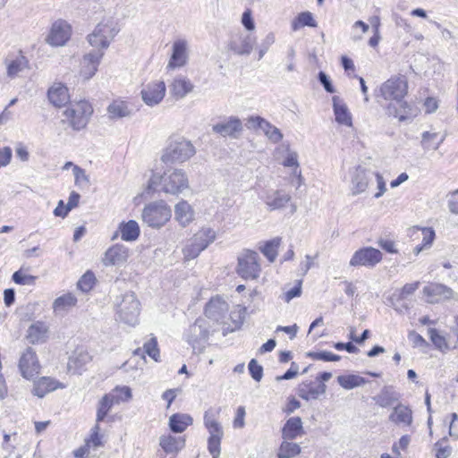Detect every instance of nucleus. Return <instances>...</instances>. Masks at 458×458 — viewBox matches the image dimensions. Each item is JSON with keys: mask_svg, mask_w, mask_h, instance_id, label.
<instances>
[{"mask_svg": "<svg viewBox=\"0 0 458 458\" xmlns=\"http://www.w3.org/2000/svg\"><path fill=\"white\" fill-rule=\"evenodd\" d=\"M70 27L64 21H55L47 38V42L54 47L64 46L70 38Z\"/></svg>", "mask_w": 458, "mask_h": 458, "instance_id": "6ab92c4d", "label": "nucleus"}, {"mask_svg": "<svg viewBox=\"0 0 458 458\" xmlns=\"http://www.w3.org/2000/svg\"><path fill=\"white\" fill-rule=\"evenodd\" d=\"M318 81L323 86L324 89L327 93H335V89L333 86L330 77L323 71L318 73Z\"/></svg>", "mask_w": 458, "mask_h": 458, "instance_id": "e2e57ef3", "label": "nucleus"}, {"mask_svg": "<svg viewBox=\"0 0 458 458\" xmlns=\"http://www.w3.org/2000/svg\"><path fill=\"white\" fill-rule=\"evenodd\" d=\"M249 123L252 126L262 130L265 135L273 143H277L283 139V133L281 131L261 116H250L249 118Z\"/></svg>", "mask_w": 458, "mask_h": 458, "instance_id": "aec40b11", "label": "nucleus"}, {"mask_svg": "<svg viewBox=\"0 0 458 458\" xmlns=\"http://www.w3.org/2000/svg\"><path fill=\"white\" fill-rule=\"evenodd\" d=\"M229 310L228 303L220 297L212 298L205 307L207 318L219 323L224 320Z\"/></svg>", "mask_w": 458, "mask_h": 458, "instance_id": "a211bd4d", "label": "nucleus"}, {"mask_svg": "<svg viewBox=\"0 0 458 458\" xmlns=\"http://www.w3.org/2000/svg\"><path fill=\"white\" fill-rule=\"evenodd\" d=\"M256 38L246 32L233 34L228 43V49L238 55H248L252 51Z\"/></svg>", "mask_w": 458, "mask_h": 458, "instance_id": "f8f14e48", "label": "nucleus"}, {"mask_svg": "<svg viewBox=\"0 0 458 458\" xmlns=\"http://www.w3.org/2000/svg\"><path fill=\"white\" fill-rule=\"evenodd\" d=\"M371 172H367L365 169L360 166L355 169L354 174L352 176V194L356 195L365 191L369 185V182L371 179L372 175Z\"/></svg>", "mask_w": 458, "mask_h": 458, "instance_id": "f704fd0d", "label": "nucleus"}, {"mask_svg": "<svg viewBox=\"0 0 458 458\" xmlns=\"http://www.w3.org/2000/svg\"><path fill=\"white\" fill-rule=\"evenodd\" d=\"M305 26L310 28H316L318 26L313 14L309 11L300 13L292 21V30L294 31Z\"/></svg>", "mask_w": 458, "mask_h": 458, "instance_id": "37998d69", "label": "nucleus"}, {"mask_svg": "<svg viewBox=\"0 0 458 458\" xmlns=\"http://www.w3.org/2000/svg\"><path fill=\"white\" fill-rule=\"evenodd\" d=\"M8 78L14 79L24 70L29 69V60L26 56L19 54L15 56H8L4 60Z\"/></svg>", "mask_w": 458, "mask_h": 458, "instance_id": "393cba45", "label": "nucleus"}, {"mask_svg": "<svg viewBox=\"0 0 458 458\" xmlns=\"http://www.w3.org/2000/svg\"><path fill=\"white\" fill-rule=\"evenodd\" d=\"M416 229L421 230L422 236H423L421 244H423L427 249L429 248L435 240V236H436L435 231L430 227H424V228L416 227Z\"/></svg>", "mask_w": 458, "mask_h": 458, "instance_id": "0e129e2a", "label": "nucleus"}, {"mask_svg": "<svg viewBox=\"0 0 458 458\" xmlns=\"http://www.w3.org/2000/svg\"><path fill=\"white\" fill-rule=\"evenodd\" d=\"M377 244L380 248L388 253H397V249L395 248L394 242L392 240L379 238Z\"/></svg>", "mask_w": 458, "mask_h": 458, "instance_id": "774afa93", "label": "nucleus"}, {"mask_svg": "<svg viewBox=\"0 0 458 458\" xmlns=\"http://www.w3.org/2000/svg\"><path fill=\"white\" fill-rule=\"evenodd\" d=\"M27 333L29 342L34 344L45 341L47 338V327L43 322L37 321L30 326Z\"/></svg>", "mask_w": 458, "mask_h": 458, "instance_id": "58836bf2", "label": "nucleus"}, {"mask_svg": "<svg viewBox=\"0 0 458 458\" xmlns=\"http://www.w3.org/2000/svg\"><path fill=\"white\" fill-rule=\"evenodd\" d=\"M274 42H275V35L273 33H268L259 47V59H261L264 56L266 52L268 50L269 47Z\"/></svg>", "mask_w": 458, "mask_h": 458, "instance_id": "69168bd1", "label": "nucleus"}, {"mask_svg": "<svg viewBox=\"0 0 458 458\" xmlns=\"http://www.w3.org/2000/svg\"><path fill=\"white\" fill-rule=\"evenodd\" d=\"M337 382L343 388L346 390H351L355 387L365 385L367 382H369V380L359 375L347 374L338 376Z\"/></svg>", "mask_w": 458, "mask_h": 458, "instance_id": "ea45409f", "label": "nucleus"}, {"mask_svg": "<svg viewBox=\"0 0 458 458\" xmlns=\"http://www.w3.org/2000/svg\"><path fill=\"white\" fill-rule=\"evenodd\" d=\"M408 91V82L404 76H394L380 87V94L386 100L400 103Z\"/></svg>", "mask_w": 458, "mask_h": 458, "instance_id": "9d476101", "label": "nucleus"}, {"mask_svg": "<svg viewBox=\"0 0 458 458\" xmlns=\"http://www.w3.org/2000/svg\"><path fill=\"white\" fill-rule=\"evenodd\" d=\"M143 349L144 352L155 361H159V349L157 345V340L155 336H152L143 344Z\"/></svg>", "mask_w": 458, "mask_h": 458, "instance_id": "603ef678", "label": "nucleus"}, {"mask_svg": "<svg viewBox=\"0 0 458 458\" xmlns=\"http://www.w3.org/2000/svg\"><path fill=\"white\" fill-rule=\"evenodd\" d=\"M332 103L335 122L341 125L352 127V116L344 100L338 96H333Z\"/></svg>", "mask_w": 458, "mask_h": 458, "instance_id": "b1692460", "label": "nucleus"}, {"mask_svg": "<svg viewBox=\"0 0 458 458\" xmlns=\"http://www.w3.org/2000/svg\"><path fill=\"white\" fill-rule=\"evenodd\" d=\"M388 115H392L399 119L400 122H405L414 116L412 107L406 101L401 99L400 103L391 102L386 107Z\"/></svg>", "mask_w": 458, "mask_h": 458, "instance_id": "a878e982", "label": "nucleus"}, {"mask_svg": "<svg viewBox=\"0 0 458 458\" xmlns=\"http://www.w3.org/2000/svg\"><path fill=\"white\" fill-rule=\"evenodd\" d=\"M159 445L167 454H178L185 446V438L174 437L170 434L159 437Z\"/></svg>", "mask_w": 458, "mask_h": 458, "instance_id": "7c9ffc66", "label": "nucleus"}, {"mask_svg": "<svg viewBox=\"0 0 458 458\" xmlns=\"http://www.w3.org/2000/svg\"><path fill=\"white\" fill-rule=\"evenodd\" d=\"M291 199V196L284 191H272L265 197V203L271 210L284 208Z\"/></svg>", "mask_w": 458, "mask_h": 458, "instance_id": "c9c22d12", "label": "nucleus"}, {"mask_svg": "<svg viewBox=\"0 0 458 458\" xmlns=\"http://www.w3.org/2000/svg\"><path fill=\"white\" fill-rule=\"evenodd\" d=\"M107 113L110 119H121L129 116L131 111L124 101L114 100L107 107Z\"/></svg>", "mask_w": 458, "mask_h": 458, "instance_id": "79ce46f5", "label": "nucleus"}, {"mask_svg": "<svg viewBox=\"0 0 458 458\" xmlns=\"http://www.w3.org/2000/svg\"><path fill=\"white\" fill-rule=\"evenodd\" d=\"M47 98L50 103L56 107L65 106L70 99L68 89L61 83L55 84L48 89Z\"/></svg>", "mask_w": 458, "mask_h": 458, "instance_id": "c756f323", "label": "nucleus"}, {"mask_svg": "<svg viewBox=\"0 0 458 458\" xmlns=\"http://www.w3.org/2000/svg\"><path fill=\"white\" fill-rule=\"evenodd\" d=\"M209 329V323L205 318H199L185 332V340L192 347L194 353L204 352L210 335Z\"/></svg>", "mask_w": 458, "mask_h": 458, "instance_id": "39448f33", "label": "nucleus"}, {"mask_svg": "<svg viewBox=\"0 0 458 458\" xmlns=\"http://www.w3.org/2000/svg\"><path fill=\"white\" fill-rule=\"evenodd\" d=\"M193 424V418L188 413H174L169 418L168 426L173 433H182Z\"/></svg>", "mask_w": 458, "mask_h": 458, "instance_id": "473e14b6", "label": "nucleus"}, {"mask_svg": "<svg viewBox=\"0 0 458 458\" xmlns=\"http://www.w3.org/2000/svg\"><path fill=\"white\" fill-rule=\"evenodd\" d=\"M19 369L21 376L27 379L32 378L39 371V364L36 352L28 348L19 360Z\"/></svg>", "mask_w": 458, "mask_h": 458, "instance_id": "dca6fc26", "label": "nucleus"}, {"mask_svg": "<svg viewBox=\"0 0 458 458\" xmlns=\"http://www.w3.org/2000/svg\"><path fill=\"white\" fill-rule=\"evenodd\" d=\"M115 391H123V396H118L116 392L106 394L98 404L97 422L103 421L114 404L128 402L131 399V389L129 386H115Z\"/></svg>", "mask_w": 458, "mask_h": 458, "instance_id": "1a4fd4ad", "label": "nucleus"}, {"mask_svg": "<svg viewBox=\"0 0 458 458\" xmlns=\"http://www.w3.org/2000/svg\"><path fill=\"white\" fill-rule=\"evenodd\" d=\"M281 238L276 237L267 241L263 246L259 248L262 254L270 261L274 262L277 256V249L280 245Z\"/></svg>", "mask_w": 458, "mask_h": 458, "instance_id": "49530a36", "label": "nucleus"}, {"mask_svg": "<svg viewBox=\"0 0 458 458\" xmlns=\"http://www.w3.org/2000/svg\"><path fill=\"white\" fill-rule=\"evenodd\" d=\"M382 258L383 255L379 250L373 247H364L354 252L350 260V265L352 267H374L382 260Z\"/></svg>", "mask_w": 458, "mask_h": 458, "instance_id": "9b49d317", "label": "nucleus"}, {"mask_svg": "<svg viewBox=\"0 0 458 458\" xmlns=\"http://www.w3.org/2000/svg\"><path fill=\"white\" fill-rule=\"evenodd\" d=\"M58 382L53 378L43 377L36 382L33 387L34 395L43 398L47 393L58 387Z\"/></svg>", "mask_w": 458, "mask_h": 458, "instance_id": "4c0bfd02", "label": "nucleus"}, {"mask_svg": "<svg viewBox=\"0 0 458 458\" xmlns=\"http://www.w3.org/2000/svg\"><path fill=\"white\" fill-rule=\"evenodd\" d=\"M73 175L75 178L76 185L82 186L89 184V176L86 174L85 170L80 167L79 165H73Z\"/></svg>", "mask_w": 458, "mask_h": 458, "instance_id": "680f3d73", "label": "nucleus"}, {"mask_svg": "<svg viewBox=\"0 0 458 458\" xmlns=\"http://www.w3.org/2000/svg\"><path fill=\"white\" fill-rule=\"evenodd\" d=\"M192 89L193 86L188 79L178 78L174 81L171 90L177 98H182L190 93Z\"/></svg>", "mask_w": 458, "mask_h": 458, "instance_id": "c03bdc74", "label": "nucleus"}, {"mask_svg": "<svg viewBox=\"0 0 458 458\" xmlns=\"http://www.w3.org/2000/svg\"><path fill=\"white\" fill-rule=\"evenodd\" d=\"M448 438L444 437L434 445L436 458H448L452 454V447L446 443Z\"/></svg>", "mask_w": 458, "mask_h": 458, "instance_id": "3c124183", "label": "nucleus"}, {"mask_svg": "<svg viewBox=\"0 0 458 458\" xmlns=\"http://www.w3.org/2000/svg\"><path fill=\"white\" fill-rule=\"evenodd\" d=\"M259 253L254 250H244L238 257L237 274L243 279H257L261 267L259 263Z\"/></svg>", "mask_w": 458, "mask_h": 458, "instance_id": "6e6552de", "label": "nucleus"}, {"mask_svg": "<svg viewBox=\"0 0 458 458\" xmlns=\"http://www.w3.org/2000/svg\"><path fill=\"white\" fill-rule=\"evenodd\" d=\"M128 257V248L122 244H115L105 252L103 263L105 266H119L126 262Z\"/></svg>", "mask_w": 458, "mask_h": 458, "instance_id": "5701e85b", "label": "nucleus"}, {"mask_svg": "<svg viewBox=\"0 0 458 458\" xmlns=\"http://www.w3.org/2000/svg\"><path fill=\"white\" fill-rule=\"evenodd\" d=\"M419 282L406 284L400 291H396L393 294H395L399 300L407 299L409 295L413 294L414 292L419 288Z\"/></svg>", "mask_w": 458, "mask_h": 458, "instance_id": "bf43d9fd", "label": "nucleus"}, {"mask_svg": "<svg viewBox=\"0 0 458 458\" xmlns=\"http://www.w3.org/2000/svg\"><path fill=\"white\" fill-rule=\"evenodd\" d=\"M423 293L427 296L428 302L437 303L450 300L454 291L445 284L431 283L423 288Z\"/></svg>", "mask_w": 458, "mask_h": 458, "instance_id": "f3484780", "label": "nucleus"}, {"mask_svg": "<svg viewBox=\"0 0 458 458\" xmlns=\"http://www.w3.org/2000/svg\"><path fill=\"white\" fill-rule=\"evenodd\" d=\"M209 437L208 438V450L212 458H219L221 454V441L224 437V429L219 421L205 425Z\"/></svg>", "mask_w": 458, "mask_h": 458, "instance_id": "2eb2a0df", "label": "nucleus"}, {"mask_svg": "<svg viewBox=\"0 0 458 458\" xmlns=\"http://www.w3.org/2000/svg\"><path fill=\"white\" fill-rule=\"evenodd\" d=\"M37 277L31 275H25L21 269L15 271L12 276V280L20 285H34Z\"/></svg>", "mask_w": 458, "mask_h": 458, "instance_id": "864d4df0", "label": "nucleus"}, {"mask_svg": "<svg viewBox=\"0 0 458 458\" xmlns=\"http://www.w3.org/2000/svg\"><path fill=\"white\" fill-rule=\"evenodd\" d=\"M246 309L244 307L237 306L234 310L230 314V318L233 322L235 328H240L243 324Z\"/></svg>", "mask_w": 458, "mask_h": 458, "instance_id": "052dcab7", "label": "nucleus"}, {"mask_svg": "<svg viewBox=\"0 0 458 458\" xmlns=\"http://www.w3.org/2000/svg\"><path fill=\"white\" fill-rule=\"evenodd\" d=\"M201 251L202 247L200 246L199 248L198 244L191 240H190V242L182 250L184 258L188 260L197 258Z\"/></svg>", "mask_w": 458, "mask_h": 458, "instance_id": "6e6d98bb", "label": "nucleus"}, {"mask_svg": "<svg viewBox=\"0 0 458 458\" xmlns=\"http://www.w3.org/2000/svg\"><path fill=\"white\" fill-rule=\"evenodd\" d=\"M119 31L120 28L113 19L103 20L88 35V42L95 49H101L105 53Z\"/></svg>", "mask_w": 458, "mask_h": 458, "instance_id": "f03ea898", "label": "nucleus"}, {"mask_svg": "<svg viewBox=\"0 0 458 458\" xmlns=\"http://www.w3.org/2000/svg\"><path fill=\"white\" fill-rule=\"evenodd\" d=\"M76 302L77 299L72 293H66L55 300L53 308L55 311L64 310L75 306Z\"/></svg>", "mask_w": 458, "mask_h": 458, "instance_id": "de8ad7c7", "label": "nucleus"}, {"mask_svg": "<svg viewBox=\"0 0 458 458\" xmlns=\"http://www.w3.org/2000/svg\"><path fill=\"white\" fill-rule=\"evenodd\" d=\"M389 420L397 425L411 426L413 421L412 411L408 406L398 403L389 415Z\"/></svg>", "mask_w": 458, "mask_h": 458, "instance_id": "72a5a7b5", "label": "nucleus"}, {"mask_svg": "<svg viewBox=\"0 0 458 458\" xmlns=\"http://www.w3.org/2000/svg\"><path fill=\"white\" fill-rule=\"evenodd\" d=\"M248 369H249V372H250L251 377L255 381L259 382L263 377L262 366L259 365L255 359H252L249 362Z\"/></svg>", "mask_w": 458, "mask_h": 458, "instance_id": "13d9d810", "label": "nucleus"}, {"mask_svg": "<svg viewBox=\"0 0 458 458\" xmlns=\"http://www.w3.org/2000/svg\"><path fill=\"white\" fill-rule=\"evenodd\" d=\"M302 434H304V430L300 417L288 419L282 428V437L285 440H293Z\"/></svg>", "mask_w": 458, "mask_h": 458, "instance_id": "2f4dec72", "label": "nucleus"}, {"mask_svg": "<svg viewBox=\"0 0 458 458\" xmlns=\"http://www.w3.org/2000/svg\"><path fill=\"white\" fill-rule=\"evenodd\" d=\"M299 373V366L295 362H292L289 369L285 371V373L282 376L276 377L277 381L281 380H289L295 377Z\"/></svg>", "mask_w": 458, "mask_h": 458, "instance_id": "338daca9", "label": "nucleus"}, {"mask_svg": "<svg viewBox=\"0 0 458 458\" xmlns=\"http://www.w3.org/2000/svg\"><path fill=\"white\" fill-rule=\"evenodd\" d=\"M171 208L162 199L148 203L141 213L143 223L154 229L163 227L171 219Z\"/></svg>", "mask_w": 458, "mask_h": 458, "instance_id": "7ed1b4c3", "label": "nucleus"}, {"mask_svg": "<svg viewBox=\"0 0 458 458\" xmlns=\"http://www.w3.org/2000/svg\"><path fill=\"white\" fill-rule=\"evenodd\" d=\"M327 386L323 383L314 381H303L297 388V394L303 400H316L325 394Z\"/></svg>", "mask_w": 458, "mask_h": 458, "instance_id": "4be33fe9", "label": "nucleus"}, {"mask_svg": "<svg viewBox=\"0 0 458 458\" xmlns=\"http://www.w3.org/2000/svg\"><path fill=\"white\" fill-rule=\"evenodd\" d=\"M96 282V277L93 272L87 271L78 281L77 287L83 293L89 292Z\"/></svg>", "mask_w": 458, "mask_h": 458, "instance_id": "8fccbe9b", "label": "nucleus"}, {"mask_svg": "<svg viewBox=\"0 0 458 458\" xmlns=\"http://www.w3.org/2000/svg\"><path fill=\"white\" fill-rule=\"evenodd\" d=\"M157 186L165 194L179 196L190 189V182L186 173L182 169L174 168L165 170L162 175L153 174L148 180L147 192H154Z\"/></svg>", "mask_w": 458, "mask_h": 458, "instance_id": "f257e3e1", "label": "nucleus"}, {"mask_svg": "<svg viewBox=\"0 0 458 458\" xmlns=\"http://www.w3.org/2000/svg\"><path fill=\"white\" fill-rule=\"evenodd\" d=\"M438 136L437 132L425 131L422 133L421 145L424 149L437 150L445 140V136H442L437 142H434L435 139Z\"/></svg>", "mask_w": 458, "mask_h": 458, "instance_id": "09e8293b", "label": "nucleus"}, {"mask_svg": "<svg viewBox=\"0 0 458 458\" xmlns=\"http://www.w3.org/2000/svg\"><path fill=\"white\" fill-rule=\"evenodd\" d=\"M141 98L144 103L149 106L157 105L162 101L165 94V84L162 81L148 83L141 89Z\"/></svg>", "mask_w": 458, "mask_h": 458, "instance_id": "ddd939ff", "label": "nucleus"}, {"mask_svg": "<svg viewBox=\"0 0 458 458\" xmlns=\"http://www.w3.org/2000/svg\"><path fill=\"white\" fill-rule=\"evenodd\" d=\"M242 121L236 116H230L227 120L213 125L212 131L222 137L235 138L237 132L242 131Z\"/></svg>", "mask_w": 458, "mask_h": 458, "instance_id": "412c9836", "label": "nucleus"}, {"mask_svg": "<svg viewBox=\"0 0 458 458\" xmlns=\"http://www.w3.org/2000/svg\"><path fill=\"white\" fill-rule=\"evenodd\" d=\"M390 305L398 313H404L410 310V304L407 302V299L399 300L395 294H392L389 298Z\"/></svg>", "mask_w": 458, "mask_h": 458, "instance_id": "5fc2aeb1", "label": "nucleus"}, {"mask_svg": "<svg viewBox=\"0 0 458 458\" xmlns=\"http://www.w3.org/2000/svg\"><path fill=\"white\" fill-rule=\"evenodd\" d=\"M301 446L293 442L283 441L276 454L277 458H293L301 453Z\"/></svg>", "mask_w": 458, "mask_h": 458, "instance_id": "a18cd8bd", "label": "nucleus"}, {"mask_svg": "<svg viewBox=\"0 0 458 458\" xmlns=\"http://www.w3.org/2000/svg\"><path fill=\"white\" fill-rule=\"evenodd\" d=\"M121 237L125 242H132L140 236V226L135 220L122 222L119 225Z\"/></svg>", "mask_w": 458, "mask_h": 458, "instance_id": "e433bc0d", "label": "nucleus"}, {"mask_svg": "<svg viewBox=\"0 0 458 458\" xmlns=\"http://www.w3.org/2000/svg\"><path fill=\"white\" fill-rule=\"evenodd\" d=\"M216 239V232L211 228H202L197 232L191 239L204 250Z\"/></svg>", "mask_w": 458, "mask_h": 458, "instance_id": "a19ab883", "label": "nucleus"}, {"mask_svg": "<svg viewBox=\"0 0 458 458\" xmlns=\"http://www.w3.org/2000/svg\"><path fill=\"white\" fill-rule=\"evenodd\" d=\"M187 42L184 39H178L173 44V52L168 63V67L174 69L183 66L187 62Z\"/></svg>", "mask_w": 458, "mask_h": 458, "instance_id": "bb28decb", "label": "nucleus"}, {"mask_svg": "<svg viewBox=\"0 0 458 458\" xmlns=\"http://www.w3.org/2000/svg\"><path fill=\"white\" fill-rule=\"evenodd\" d=\"M428 335L436 348L439 350H443V348L447 349L445 338L440 335L436 328H429Z\"/></svg>", "mask_w": 458, "mask_h": 458, "instance_id": "4d7b16f0", "label": "nucleus"}, {"mask_svg": "<svg viewBox=\"0 0 458 458\" xmlns=\"http://www.w3.org/2000/svg\"><path fill=\"white\" fill-rule=\"evenodd\" d=\"M92 113V106L86 100H81L65 109L64 115L74 131H80L86 127Z\"/></svg>", "mask_w": 458, "mask_h": 458, "instance_id": "423d86ee", "label": "nucleus"}, {"mask_svg": "<svg viewBox=\"0 0 458 458\" xmlns=\"http://www.w3.org/2000/svg\"><path fill=\"white\" fill-rule=\"evenodd\" d=\"M104 54L105 53L101 49L94 48L83 55L81 64V75L84 78V80L88 81L96 74Z\"/></svg>", "mask_w": 458, "mask_h": 458, "instance_id": "4468645a", "label": "nucleus"}, {"mask_svg": "<svg viewBox=\"0 0 458 458\" xmlns=\"http://www.w3.org/2000/svg\"><path fill=\"white\" fill-rule=\"evenodd\" d=\"M400 397L401 394L393 386H385L379 394L373 397V400L378 406L386 408L394 405V403L399 401Z\"/></svg>", "mask_w": 458, "mask_h": 458, "instance_id": "c85d7f7f", "label": "nucleus"}, {"mask_svg": "<svg viewBox=\"0 0 458 458\" xmlns=\"http://www.w3.org/2000/svg\"><path fill=\"white\" fill-rule=\"evenodd\" d=\"M195 152L194 146L189 140L171 141L164 150L161 160L166 165L181 164L190 159Z\"/></svg>", "mask_w": 458, "mask_h": 458, "instance_id": "20e7f679", "label": "nucleus"}, {"mask_svg": "<svg viewBox=\"0 0 458 458\" xmlns=\"http://www.w3.org/2000/svg\"><path fill=\"white\" fill-rule=\"evenodd\" d=\"M140 303L135 293L132 292L126 293L116 307L118 318L125 324L134 326L138 322L140 312Z\"/></svg>", "mask_w": 458, "mask_h": 458, "instance_id": "0eeeda50", "label": "nucleus"}, {"mask_svg": "<svg viewBox=\"0 0 458 458\" xmlns=\"http://www.w3.org/2000/svg\"><path fill=\"white\" fill-rule=\"evenodd\" d=\"M174 218L182 227L193 221L194 210L186 200L182 199L174 206Z\"/></svg>", "mask_w": 458, "mask_h": 458, "instance_id": "cd10ccee", "label": "nucleus"}]
</instances>
